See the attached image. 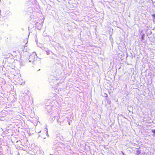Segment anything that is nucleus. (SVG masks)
I'll return each mask as SVG.
<instances>
[{"label": "nucleus", "mask_w": 155, "mask_h": 155, "mask_svg": "<svg viewBox=\"0 0 155 155\" xmlns=\"http://www.w3.org/2000/svg\"><path fill=\"white\" fill-rule=\"evenodd\" d=\"M36 58L37 54L35 53L34 52L30 55L28 60L30 62H33Z\"/></svg>", "instance_id": "obj_1"}, {"label": "nucleus", "mask_w": 155, "mask_h": 155, "mask_svg": "<svg viewBox=\"0 0 155 155\" xmlns=\"http://www.w3.org/2000/svg\"><path fill=\"white\" fill-rule=\"evenodd\" d=\"M137 155H139V154H140V152L138 150V151H137Z\"/></svg>", "instance_id": "obj_2"}, {"label": "nucleus", "mask_w": 155, "mask_h": 155, "mask_svg": "<svg viewBox=\"0 0 155 155\" xmlns=\"http://www.w3.org/2000/svg\"><path fill=\"white\" fill-rule=\"evenodd\" d=\"M152 17L155 19V14H153L152 15Z\"/></svg>", "instance_id": "obj_3"}]
</instances>
